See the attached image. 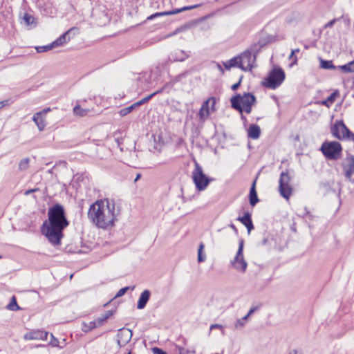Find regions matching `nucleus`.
Returning <instances> with one entry per match:
<instances>
[{"mask_svg":"<svg viewBox=\"0 0 354 354\" xmlns=\"http://www.w3.org/2000/svg\"><path fill=\"white\" fill-rule=\"evenodd\" d=\"M154 96V94L151 93L149 95H147V97H144L145 100L146 102H147L148 101H149Z\"/></svg>","mask_w":354,"mask_h":354,"instance_id":"3c124183","label":"nucleus"},{"mask_svg":"<svg viewBox=\"0 0 354 354\" xmlns=\"http://www.w3.org/2000/svg\"><path fill=\"white\" fill-rule=\"evenodd\" d=\"M241 119H242V120H246V118H245V116H243V113H241Z\"/></svg>","mask_w":354,"mask_h":354,"instance_id":"e2e57ef3","label":"nucleus"},{"mask_svg":"<svg viewBox=\"0 0 354 354\" xmlns=\"http://www.w3.org/2000/svg\"><path fill=\"white\" fill-rule=\"evenodd\" d=\"M153 352L154 354H167L165 351L158 348H153Z\"/></svg>","mask_w":354,"mask_h":354,"instance_id":"c03bdc74","label":"nucleus"},{"mask_svg":"<svg viewBox=\"0 0 354 354\" xmlns=\"http://www.w3.org/2000/svg\"><path fill=\"white\" fill-rule=\"evenodd\" d=\"M290 180L291 178L287 171L281 173L279 180V192L281 196L286 200L289 199L292 191V188L290 185Z\"/></svg>","mask_w":354,"mask_h":354,"instance_id":"1a4fd4ad","label":"nucleus"},{"mask_svg":"<svg viewBox=\"0 0 354 354\" xmlns=\"http://www.w3.org/2000/svg\"><path fill=\"white\" fill-rule=\"evenodd\" d=\"M243 246L244 241L243 239H241L239 243V248L236 256L231 262L234 268L241 272H245L248 266V263L244 259L243 257Z\"/></svg>","mask_w":354,"mask_h":354,"instance_id":"6e6552de","label":"nucleus"},{"mask_svg":"<svg viewBox=\"0 0 354 354\" xmlns=\"http://www.w3.org/2000/svg\"><path fill=\"white\" fill-rule=\"evenodd\" d=\"M231 106L240 113L245 111L249 114L252 111V106L256 103L255 96L250 93L243 95L236 94L230 99Z\"/></svg>","mask_w":354,"mask_h":354,"instance_id":"7ed1b4c3","label":"nucleus"},{"mask_svg":"<svg viewBox=\"0 0 354 354\" xmlns=\"http://www.w3.org/2000/svg\"><path fill=\"white\" fill-rule=\"evenodd\" d=\"M339 68L346 73L354 72V60L346 64L339 66Z\"/></svg>","mask_w":354,"mask_h":354,"instance_id":"c85d7f7f","label":"nucleus"},{"mask_svg":"<svg viewBox=\"0 0 354 354\" xmlns=\"http://www.w3.org/2000/svg\"><path fill=\"white\" fill-rule=\"evenodd\" d=\"M217 66H218V68H219V70L221 71L222 72H223L221 66L219 64H218Z\"/></svg>","mask_w":354,"mask_h":354,"instance_id":"680f3d73","label":"nucleus"},{"mask_svg":"<svg viewBox=\"0 0 354 354\" xmlns=\"http://www.w3.org/2000/svg\"><path fill=\"white\" fill-rule=\"evenodd\" d=\"M118 344L119 346H123L127 344L132 337V331L127 328H122L120 330L118 333Z\"/></svg>","mask_w":354,"mask_h":354,"instance_id":"dca6fc26","label":"nucleus"},{"mask_svg":"<svg viewBox=\"0 0 354 354\" xmlns=\"http://www.w3.org/2000/svg\"><path fill=\"white\" fill-rule=\"evenodd\" d=\"M342 167L344 173L345 177L351 182L354 183V156L351 154H348L343 160Z\"/></svg>","mask_w":354,"mask_h":354,"instance_id":"f8f14e48","label":"nucleus"},{"mask_svg":"<svg viewBox=\"0 0 354 354\" xmlns=\"http://www.w3.org/2000/svg\"><path fill=\"white\" fill-rule=\"evenodd\" d=\"M136 109V106H134V104H131V106H127V107H125L124 109H122L120 111H119V114L120 116H125L127 115V114H129V113H131L133 109Z\"/></svg>","mask_w":354,"mask_h":354,"instance_id":"473e14b6","label":"nucleus"},{"mask_svg":"<svg viewBox=\"0 0 354 354\" xmlns=\"http://www.w3.org/2000/svg\"><path fill=\"white\" fill-rule=\"evenodd\" d=\"M6 104V101H2L0 102V109L2 108L3 106H4Z\"/></svg>","mask_w":354,"mask_h":354,"instance_id":"bf43d9fd","label":"nucleus"},{"mask_svg":"<svg viewBox=\"0 0 354 354\" xmlns=\"http://www.w3.org/2000/svg\"><path fill=\"white\" fill-rule=\"evenodd\" d=\"M237 219L247 227L248 234H250L251 230L254 229L251 215L249 212H245L243 216H239Z\"/></svg>","mask_w":354,"mask_h":354,"instance_id":"a211bd4d","label":"nucleus"},{"mask_svg":"<svg viewBox=\"0 0 354 354\" xmlns=\"http://www.w3.org/2000/svg\"><path fill=\"white\" fill-rule=\"evenodd\" d=\"M150 295H151V292L149 290H145L141 293V295H140L138 301V304H137V308L138 309H143L146 306V305L150 298Z\"/></svg>","mask_w":354,"mask_h":354,"instance_id":"6ab92c4d","label":"nucleus"},{"mask_svg":"<svg viewBox=\"0 0 354 354\" xmlns=\"http://www.w3.org/2000/svg\"><path fill=\"white\" fill-rule=\"evenodd\" d=\"M87 326H88V330H91L97 326H100V325L97 324V322L95 319L93 322H90Z\"/></svg>","mask_w":354,"mask_h":354,"instance_id":"58836bf2","label":"nucleus"},{"mask_svg":"<svg viewBox=\"0 0 354 354\" xmlns=\"http://www.w3.org/2000/svg\"><path fill=\"white\" fill-rule=\"evenodd\" d=\"M90 111L88 109H82L80 107V105H76L73 108V113L74 115L79 116V117H84L86 116L88 112Z\"/></svg>","mask_w":354,"mask_h":354,"instance_id":"a878e982","label":"nucleus"},{"mask_svg":"<svg viewBox=\"0 0 354 354\" xmlns=\"http://www.w3.org/2000/svg\"><path fill=\"white\" fill-rule=\"evenodd\" d=\"M299 51H300L299 48H296V49L292 50V51H291V52H292L293 54H295V53H299Z\"/></svg>","mask_w":354,"mask_h":354,"instance_id":"13d9d810","label":"nucleus"},{"mask_svg":"<svg viewBox=\"0 0 354 354\" xmlns=\"http://www.w3.org/2000/svg\"><path fill=\"white\" fill-rule=\"evenodd\" d=\"M248 316H244L243 317H242L241 319H239L236 321V322L235 323V327L236 328H239V327H242L245 325V322L247 321L248 319Z\"/></svg>","mask_w":354,"mask_h":354,"instance_id":"c9c22d12","label":"nucleus"},{"mask_svg":"<svg viewBox=\"0 0 354 354\" xmlns=\"http://www.w3.org/2000/svg\"><path fill=\"white\" fill-rule=\"evenodd\" d=\"M332 134L339 140H351L354 141V133H352L342 121H337L331 129Z\"/></svg>","mask_w":354,"mask_h":354,"instance_id":"0eeeda50","label":"nucleus"},{"mask_svg":"<svg viewBox=\"0 0 354 354\" xmlns=\"http://www.w3.org/2000/svg\"><path fill=\"white\" fill-rule=\"evenodd\" d=\"M257 309V307H254V308H252L249 312L248 313V314L246 315V316H248V317H249Z\"/></svg>","mask_w":354,"mask_h":354,"instance_id":"09e8293b","label":"nucleus"},{"mask_svg":"<svg viewBox=\"0 0 354 354\" xmlns=\"http://www.w3.org/2000/svg\"><path fill=\"white\" fill-rule=\"evenodd\" d=\"M48 335L50 336V344L53 346H58V340L53 336V334H48Z\"/></svg>","mask_w":354,"mask_h":354,"instance_id":"4c0bfd02","label":"nucleus"},{"mask_svg":"<svg viewBox=\"0 0 354 354\" xmlns=\"http://www.w3.org/2000/svg\"><path fill=\"white\" fill-rule=\"evenodd\" d=\"M229 226L234 230V232L236 234H237L238 230H237L236 227H235V225L234 224H230Z\"/></svg>","mask_w":354,"mask_h":354,"instance_id":"5fc2aeb1","label":"nucleus"},{"mask_svg":"<svg viewBox=\"0 0 354 354\" xmlns=\"http://www.w3.org/2000/svg\"><path fill=\"white\" fill-rule=\"evenodd\" d=\"M189 56L188 53L182 50H176L171 53L169 59L173 62H183L188 58Z\"/></svg>","mask_w":354,"mask_h":354,"instance_id":"f3484780","label":"nucleus"},{"mask_svg":"<svg viewBox=\"0 0 354 354\" xmlns=\"http://www.w3.org/2000/svg\"><path fill=\"white\" fill-rule=\"evenodd\" d=\"M178 354H189V351L183 347H178Z\"/></svg>","mask_w":354,"mask_h":354,"instance_id":"79ce46f5","label":"nucleus"},{"mask_svg":"<svg viewBox=\"0 0 354 354\" xmlns=\"http://www.w3.org/2000/svg\"><path fill=\"white\" fill-rule=\"evenodd\" d=\"M261 130L258 125L251 124L248 129V137L252 139H257L260 136Z\"/></svg>","mask_w":354,"mask_h":354,"instance_id":"4be33fe9","label":"nucleus"},{"mask_svg":"<svg viewBox=\"0 0 354 354\" xmlns=\"http://www.w3.org/2000/svg\"><path fill=\"white\" fill-rule=\"evenodd\" d=\"M50 111L49 108H47L46 109H44L41 112H43V115L46 114Z\"/></svg>","mask_w":354,"mask_h":354,"instance_id":"4d7b16f0","label":"nucleus"},{"mask_svg":"<svg viewBox=\"0 0 354 354\" xmlns=\"http://www.w3.org/2000/svg\"><path fill=\"white\" fill-rule=\"evenodd\" d=\"M23 20L26 25H30L33 23L34 18L28 13H25L23 17Z\"/></svg>","mask_w":354,"mask_h":354,"instance_id":"72a5a7b5","label":"nucleus"},{"mask_svg":"<svg viewBox=\"0 0 354 354\" xmlns=\"http://www.w3.org/2000/svg\"><path fill=\"white\" fill-rule=\"evenodd\" d=\"M339 95L338 90H335L331 93L325 100L322 102L323 105L329 107L336 100L337 97Z\"/></svg>","mask_w":354,"mask_h":354,"instance_id":"b1692460","label":"nucleus"},{"mask_svg":"<svg viewBox=\"0 0 354 354\" xmlns=\"http://www.w3.org/2000/svg\"><path fill=\"white\" fill-rule=\"evenodd\" d=\"M39 131H42L46 127V122L43 116V112L36 113L32 118Z\"/></svg>","mask_w":354,"mask_h":354,"instance_id":"aec40b11","label":"nucleus"},{"mask_svg":"<svg viewBox=\"0 0 354 354\" xmlns=\"http://www.w3.org/2000/svg\"><path fill=\"white\" fill-rule=\"evenodd\" d=\"M289 354H298V352L296 350H293L290 352Z\"/></svg>","mask_w":354,"mask_h":354,"instance_id":"052dcab7","label":"nucleus"},{"mask_svg":"<svg viewBox=\"0 0 354 354\" xmlns=\"http://www.w3.org/2000/svg\"><path fill=\"white\" fill-rule=\"evenodd\" d=\"M285 77V73L281 68H274L263 82V85L266 88L275 89L282 84Z\"/></svg>","mask_w":354,"mask_h":354,"instance_id":"20e7f679","label":"nucleus"},{"mask_svg":"<svg viewBox=\"0 0 354 354\" xmlns=\"http://www.w3.org/2000/svg\"><path fill=\"white\" fill-rule=\"evenodd\" d=\"M165 86H163L162 88H161L160 89L155 91L154 93H153V94H154V96H155L156 95L162 93L163 91V90L165 89Z\"/></svg>","mask_w":354,"mask_h":354,"instance_id":"864d4df0","label":"nucleus"},{"mask_svg":"<svg viewBox=\"0 0 354 354\" xmlns=\"http://www.w3.org/2000/svg\"><path fill=\"white\" fill-rule=\"evenodd\" d=\"M204 248V244L203 243H200L199 248L198 250V261L199 263L203 262L205 261L206 256L203 253V250Z\"/></svg>","mask_w":354,"mask_h":354,"instance_id":"7c9ffc66","label":"nucleus"},{"mask_svg":"<svg viewBox=\"0 0 354 354\" xmlns=\"http://www.w3.org/2000/svg\"><path fill=\"white\" fill-rule=\"evenodd\" d=\"M131 288L129 286L124 287L121 288L115 295V297H120L124 295L128 290H129Z\"/></svg>","mask_w":354,"mask_h":354,"instance_id":"e433bc0d","label":"nucleus"},{"mask_svg":"<svg viewBox=\"0 0 354 354\" xmlns=\"http://www.w3.org/2000/svg\"><path fill=\"white\" fill-rule=\"evenodd\" d=\"M193 26V24L192 22L185 24L176 29V33H180L183 32H185L187 30L190 29Z\"/></svg>","mask_w":354,"mask_h":354,"instance_id":"2f4dec72","label":"nucleus"},{"mask_svg":"<svg viewBox=\"0 0 354 354\" xmlns=\"http://www.w3.org/2000/svg\"><path fill=\"white\" fill-rule=\"evenodd\" d=\"M187 75V73H181L178 75H177L175 79H174V81L175 82H179L180 81L183 77H185Z\"/></svg>","mask_w":354,"mask_h":354,"instance_id":"37998d69","label":"nucleus"},{"mask_svg":"<svg viewBox=\"0 0 354 354\" xmlns=\"http://www.w3.org/2000/svg\"><path fill=\"white\" fill-rule=\"evenodd\" d=\"M216 99L214 97L208 98L203 102L198 111L200 121L205 122L211 113L215 111Z\"/></svg>","mask_w":354,"mask_h":354,"instance_id":"9d476101","label":"nucleus"},{"mask_svg":"<svg viewBox=\"0 0 354 354\" xmlns=\"http://www.w3.org/2000/svg\"><path fill=\"white\" fill-rule=\"evenodd\" d=\"M127 354H132L131 351H129Z\"/></svg>","mask_w":354,"mask_h":354,"instance_id":"69168bd1","label":"nucleus"},{"mask_svg":"<svg viewBox=\"0 0 354 354\" xmlns=\"http://www.w3.org/2000/svg\"><path fill=\"white\" fill-rule=\"evenodd\" d=\"M337 21V19H333L332 20H330V21H328L327 24H326L324 25V28H331L333 26V25L335 24V22Z\"/></svg>","mask_w":354,"mask_h":354,"instance_id":"a19ab883","label":"nucleus"},{"mask_svg":"<svg viewBox=\"0 0 354 354\" xmlns=\"http://www.w3.org/2000/svg\"><path fill=\"white\" fill-rule=\"evenodd\" d=\"M255 185L256 180L253 182L249 194L250 203L252 206H254L259 201L257 194L255 189Z\"/></svg>","mask_w":354,"mask_h":354,"instance_id":"412c9836","label":"nucleus"},{"mask_svg":"<svg viewBox=\"0 0 354 354\" xmlns=\"http://www.w3.org/2000/svg\"><path fill=\"white\" fill-rule=\"evenodd\" d=\"M201 6V4H196V5H193V6H184V7H183L181 8L174 9V10H170V11L162 12H156V13L153 14V15H150L149 17H148L147 19L148 20H151V19H154L155 17H159V16H166V15H171L178 14V13L181 12L183 11L189 10H192V9H194V8H198Z\"/></svg>","mask_w":354,"mask_h":354,"instance_id":"4468645a","label":"nucleus"},{"mask_svg":"<svg viewBox=\"0 0 354 354\" xmlns=\"http://www.w3.org/2000/svg\"><path fill=\"white\" fill-rule=\"evenodd\" d=\"M241 78L239 80V81L238 82H236V84H233L231 87V88L233 90V91H236V89H238V88L239 87L240 84H241Z\"/></svg>","mask_w":354,"mask_h":354,"instance_id":"49530a36","label":"nucleus"},{"mask_svg":"<svg viewBox=\"0 0 354 354\" xmlns=\"http://www.w3.org/2000/svg\"><path fill=\"white\" fill-rule=\"evenodd\" d=\"M48 333L43 330H32L25 334L24 339L27 340L46 339L48 340Z\"/></svg>","mask_w":354,"mask_h":354,"instance_id":"2eb2a0df","label":"nucleus"},{"mask_svg":"<svg viewBox=\"0 0 354 354\" xmlns=\"http://www.w3.org/2000/svg\"><path fill=\"white\" fill-rule=\"evenodd\" d=\"M178 33H176V30L174 31H173L172 32L169 33V35H167V36L165 37V38H169V37H171L172 36H174V35H178Z\"/></svg>","mask_w":354,"mask_h":354,"instance_id":"603ef678","label":"nucleus"},{"mask_svg":"<svg viewBox=\"0 0 354 354\" xmlns=\"http://www.w3.org/2000/svg\"><path fill=\"white\" fill-rule=\"evenodd\" d=\"M194 166V169L192 171L193 181L197 190L203 191L207 188L212 179L204 174L203 168L197 162H195Z\"/></svg>","mask_w":354,"mask_h":354,"instance_id":"39448f33","label":"nucleus"},{"mask_svg":"<svg viewBox=\"0 0 354 354\" xmlns=\"http://www.w3.org/2000/svg\"><path fill=\"white\" fill-rule=\"evenodd\" d=\"M37 190H38V189H31L26 190L25 192V195H28L32 192H37Z\"/></svg>","mask_w":354,"mask_h":354,"instance_id":"8fccbe9b","label":"nucleus"},{"mask_svg":"<svg viewBox=\"0 0 354 354\" xmlns=\"http://www.w3.org/2000/svg\"><path fill=\"white\" fill-rule=\"evenodd\" d=\"M222 328V326L217 324H212L210 326L211 330L214 329V328Z\"/></svg>","mask_w":354,"mask_h":354,"instance_id":"de8ad7c7","label":"nucleus"},{"mask_svg":"<svg viewBox=\"0 0 354 354\" xmlns=\"http://www.w3.org/2000/svg\"><path fill=\"white\" fill-rule=\"evenodd\" d=\"M113 310L106 311L104 314L102 315L96 319L97 324L102 326L113 315Z\"/></svg>","mask_w":354,"mask_h":354,"instance_id":"bb28decb","label":"nucleus"},{"mask_svg":"<svg viewBox=\"0 0 354 354\" xmlns=\"http://www.w3.org/2000/svg\"><path fill=\"white\" fill-rule=\"evenodd\" d=\"M7 308L12 311H17L20 309V307L17 303V299L15 296H12L10 304L7 306Z\"/></svg>","mask_w":354,"mask_h":354,"instance_id":"cd10ccee","label":"nucleus"},{"mask_svg":"<svg viewBox=\"0 0 354 354\" xmlns=\"http://www.w3.org/2000/svg\"><path fill=\"white\" fill-rule=\"evenodd\" d=\"M288 59L293 60L292 63L290 64L291 66L295 65V64H297V57L296 56H295V54H293L292 52H291L290 55H289Z\"/></svg>","mask_w":354,"mask_h":354,"instance_id":"ea45409f","label":"nucleus"},{"mask_svg":"<svg viewBox=\"0 0 354 354\" xmlns=\"http://www.w3.org/2000/svg\"><path fill=\"white\" fill-rule=\"evenodd\" d=\"M320 66L319 67L325 70H334L336 66L333 64L331 60H325L322 57H319Z\"/></svg>","mask_w":354,"mask_h":354,"instance_id":"5701e85b","label":"nucleus"},{"mask_svg":"<svg viewBox=\"0 0 354 354\" xmlns=\"http://www.w3.org/2000/svg\"><path fill=\"white\" fill-rule=\"evenodd\" d=\"M89 221L97 228L110 230L116 220L114 201L97 200L89 207L87 213Z\"/></svg>","mask_w":354,"mask_h":354,"instance_id":"f03ea898","label":"nucleus"},{"mask_svg":"<svg viewBox=\"0 0 354 354\" xmlns=\"http://www.w3.org/2000/svg\"><path fill=\"white\" fill-rule=\"evenodd\" d=\"M78 29L77 28H71L59 38L52 43L53 48L62 46L64 44L70 41V39L77 32Z\"/></svg>","mask_w":354,"mask_h":354,"instance_id":"ddd939ff","label":"nucleus"},{"mask_svg":"<svg viewBox=\"0 0 354 354\" xmlns=\"http://www.w3.org/2000/svg\"><path fill=\"white\" fill-rule=\"evenodd\" d=\"M266 242H267V240H266V239H263V244H266Z\"/></svg>","mask_w":354,"mask_h":354,"instance_id":"0e129e2a","label":"nucleus"},{"mask_svg":"<svg viewBox=\"0 0 354 354\" xmlns=\"http://www.w3.org/2000/svg\"><path fill=\"white\" fill-rule=\"evenodd\" d=\"M48 221H45L41 227V231L54 245L61 243L63 237V230L68 225L65 211L60 204H55L49 208L48 212Z\"/></svg>","mask_w":354,"mask_h":354,"instance_id":"f257e3e1","label":"nucleus"},{"mask_svg":"<svg viewBox=\"0 0 354 354\" xmlns=\"http://www.w3.org/2000/svg\"><path fill=\"white\" fill-rule=\"evenodd\" d=\"M240 68L243 71H250L253 67L255 61V55H252V52L246 50L238 56Z\"/></svg>","mask_w":354,"mask_h":354,"instance_id":"9b49d317","label":"nucleus"},{"mask_svg":"<svg viewBox=\"0 0 354 354\" xmlns=\"http://www.w3.org/2000/svg\"><path fill=\"white\" fill-rule=\"evenodd\" d=\"M30 158H25L19 162V169L21 171L26 170L29 167Z\"/></svg>","mask_w":354,"mask_h":354,"instance_id":"c756f323","label":"nucleus"},{"mask_svg":"<svg viewBox=\"0 0 354 354\" xmlns=\"http://www.w3.org/2000/svg\"><path fill=\"white\" fill-rule=\"evenodd\" d=\"M141 177V174H138L136 176V178L134 179V182H137Z\"/></svg>","mask_w":354,"mask_h":354,"instance_id":"6e6d98bb","label":"nucleus"},{"mask_svg":"<svg viewBox=\"0 0 354 354\" xmlns=\"http://www.w3.org/2000/svg\"><path fill=\"white\" fill-rule=\"evenodd\" d=\"M320 150L327 159L337 160L342 153V146L337 141H325L321 146Z\"/></svg>","mask_w":354,"mask_h":354,"instance_id":"423d86ee","label":"nucleus"},{"mask_svg":"<svg viewBox=\"0 0 354 354\" xmlns=\"http://www.w3.org/2000/svg\"><path fill=\"white\" fill-rule=\"evenodd\" d=\"M145 103H146V102H145V99L142 98L140 100L133 103V104H134V106H136V107H138L139 106H141V105L144 104Z\"/></svg>","mask_w":354,"mask_h":354,"instance_id":"a18cd8bd","label":"nucleus"},{"mask_svg":"<svg viewBox=\"0 0 354 354\" xmlns=\"http://www.w3.org/2000/svg\"><path fill=\"white\" fill-rule=\"evenodd\" d=\"M223 65H224L225 68L227 70H229V69H230L231 68H233V67H238V68H240V64H239V57H238V56L237 57H234L232 58L231 59L224 62Z\"/></svg>","mask_w":354,"mask_h":354,"instance_id":"393cba45","label":"nucleus"},{"mask_svg":"<svg viewBox=\"0 0 354 354\" xmlns=\"http://www.w3.org/2000/svg\"><path fill=\"white\" fill-rule=\"evenodd\" d=\"M53 48L52 44L50 45L38 46L36 48V50L38 53H43L48 51Z\"/></svg>","mask_w":354,"mask_h":354,"instance_id":"f704fd0d","label":"nucleus"}]
</instances>
